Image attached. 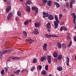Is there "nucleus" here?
<instances>
[{
  "label": "nucleus",
  "mask_w": 76,
  "mask_h": 76,
  "mask_svg": "<svg viewBox=\"0 0 76 76\" xmlns=\"http://www.w3.org/2000/svg\"><path fill=\"white\" fill-rule=\"evenodd\" d=\"M1 74L2 76H3L4 75V69H2L1 72Z\"/></svg>",
  "instance_id": "nucleus-30"
},
{
  "label": "nucleus",
  "mask_w": 76,
  "mask_h": 76,
  "mask_svg": "<svg viewBox=\"0 0 76 76\" xmlns=\"http://www.w3.org/2000/svg\"><path fill=\"white\" fill-rule=\"evenodd\" d=\"M29 22H31V20H29Z\"/></svg>",
  "instance_id": "nucleus-60"
},
{
  "label": "nucleus",
  "mask_w": 76,
  "mask_h": 76,
  "mask_svg": "<svg viewBox=\"0 0 76 76\" xmlns=\"http://www.w3.org/2000/svg\"><path fill=\"white\" fill-rule=\"evenodd\" d=\"M41 61H44V60H45L44 58V57H42L41 58Z\"/></svg>",
  "instance_id": "nucleus-42"
},
{
  "label": "nucleus",
  "mask_w": 76,
  "mask_h": 76,
  "mask_svg": "<svg viewBox=\"0 0 76 76\" xmlns=\"http://www.w3.org/2000/svg\"><path fill=\"white\" fill-rule=\"evenodd\" d=\"M26 2L27 4H28L29 5L31 4V3H32L31 0H27V1Z\"/></svg>",
  "instance_id": "nucleus-25"
},
{
  "label": "nucleus",
  "mask_w": 76,
  "mask_h": 76,
  "mask_svg": "<svg viewBox=\"0 0 76 76\" xmlns=\"http://www.w3.org/2000/svg\"><path fill=\"white\" fill-rule=\"evenodd\" d=\"M57 46L58 48H60V49L61 48V43L60 42H58L57 44Z\"/></svg>",
  "instance_id": "nucleus-18"
},
{
  "label": "nucleus",
  "mask_w": 76,
  "mask_h": 76,
  "mask_svg": "<svg viewBox=\"0 0 76 76\" xmlns=\"http://www.w3.org/2000/svg\"><path fill=\"white\" fill-rule=\"evenodd\" d=\"M63 28L64 30V31H67V28L66 27H63Z\"/></svg>",
  "instance_id": "nucleus-47"
},
{
  "label": "nucleus",
  "mask_w": 76,
  "mask_h": 76,
  "mask_svg": "<svg viewBox=\"0 0 76 76\" xmlns=\"http://www.w3.org/2000/svg\"><path fill=\"white\" fill-rule=\"evenodd\" d=\"M74 40V41H76V36H74L73 37Z\"/></svg>",
  "instance_id": "nucleus-48"
},
{
  "label": "nucleus",
  "mask_w": 76,
  "mask_h": 76,
  "mask_svg": "<svg viewBox=\"0 0 76 76\" xmlns=\"http://www.w3.org/2000/svg\"><path fill=\"white\" fill-rule=\"evenodd\" d=\"M54 28L56 29L58 28V23L56 22V21H55L54 22Z\"/></svg>",
  "instance_id": "nucleus-10"
},
{
  "label": "nucleus",
  "mask_w": 76,
  "mask_h": 76,
  "mask_svg": "<svg viewBox=\"0 0 76 76\" xmlns=\"http://www.w3.org/2000/svg\"><path fill=\"white\" fill-rule=\"evenodd\" d=\"M6 51H7V50H4L1 51L0 52V53L1 54H4L5 53H6Z\"/></svg>",
  "instance_id": "nucleus-22"
},
{
  "label": "nucleus",
  "mask_w": 76,
  "mask_h": 76,
  "mask_svg": "<svg viewBox=\"0 0 76 76\" xmlns=\"http://www.w3.org/2000/svg\"><path fill=\"white\" fill-rule=\"evenodd\" d=\"M34 69H35V67L33 66L31 68L30 70L31 72H34Z\"/></svg>",
  "instance_id": "nucleus-34"
},
{
  "label": "nucleus",
  "mask_w": 76,
  "mask_h": 76,
  "mask_svg": "<svg viewBox=\"0 0 76 76\" xmlns=\"http://www.w3.org/2000/svg\"><path fill=\"white\" fill-rule=\"evenodd\" d=\"M62 16H63V15L62 14H60L59 16V19H61V18H62Z\"/></svg>",
  "instance_id": "nucleus-38"
},
{
  "label": "nucleus",
  "mask_w": 76,
  "mask_h": 76,
  "mask_svg": "<svg viewBox=\"0 0 76 76\" xmlns=\"http://www.w3.org/2000/svg\"><path fill=\"white\" fill-rule=\"evenodd\" d=\"M47 44L46 43H45L43 46V49L45 51L47 50Z\"/></svg>",
  "instance_id": "nucleus-9"
},
{
  "label": "nucleus",
  "mask_w": 76,
  "mask_h": 76,
  "mask_svg": "<svg viewBox=\"0 0 76 76\" xmlns=\"http://www.w3.org/2000/svg\"><path fill=\"white\" fill-rule=\"evenodd\" d=\"M72 4L71 3H70V8H72L73 7V4Z\"/></svg>",
  "instance_id": "nucleus-46"
},
{
  "label": "nucleus",
  "mask_w": 76,
  "mask_h": 76,
  "mask_svg": "<svg viewBox=\"0 0 76 76\" xmlns=\"http://www.w3.org/2000/svg\"><path fill=\"white\" fill-rule=\"evenodd\" d=\"M66 7H69V4L68 2L66 3Z\"/></svg>",
  "instance_id": "nucleus-39"
},
{
  "label": "nucleus",
  "mask_w": 76,
  "mask_h": 76,
  "mask_svg": "<svg viewBox=\"0 0 76 76\" xmlns=\"http://www.w3.org/2000/svg\"><path fill=\"white\" fill-rule=\"evenodd\" d=\"M20 1H23V0H20Z\"/></svg>",
  "instance_id": "nucleus-61"
},
{
  "label": "nucleus",
  "mask_w": 76,
  "mask_h": 76,
  "mask_svg": "<svg viewBox=\"0 0 76 76\" xmlns=\"http://www.w3.org/2000/svg\"><path fill=\"white\" fill-rule=\"evenodd\" d=\"M63 29V27H61L60 29V31H62Z\"/></svg>",
  "instance_id": "nucleus-53"
},
{
  "label": "nucleus",
  "mask_w": 76,
  "mask_h": 76,
  "mask_svg": "<svg viewBox=\"0 0 76 76\" xmlns=\"http://www.w3.org/2000/svg\"><path fill=\"white\" fill-rule=\"evenodd\" d=\"M49 76H52V75H51V74H49L48 75Z\"/></svg>",
  "instance_id": "nucleus-59"
},
{
  "label": "nucleus",
  "mask_w": 76,
  "mask_h": 76,
  "mask_svg": "<svg viewBox=\"0 0 76 76\" xmlns=\"http://www.w3.org/2000/svg\"><path fill=\"white\" fill-rule=\"evenodd\" d=\"M72 41H71L70 43L68 45V47H70V46H71V45H72Z\"/></svg>",
  "instance_id": "nucleus-45"
},
{
  "label": "nucleus",
  "mask_w": 76,
  "mask_h": 76,
  "mask_svg": "<svg viewBox=\"0 0 76 76\" xmlns=\"http://www.w3.org/2000/svg\"><path fill=\"white\" fill-rule=\"evenodd\" d=\"M23 35L24 37H27V34L26 32L25 31H23Z\"/></svg>",
  "instance_id": "nucleus-29"
},
{
  "label": "nucleus",
  "mask_w": 76,
  "mask_h": 76,
  "mask_svg": "<svg viewBox=\"0 0 76 76\" xmlns=\"http://www.w3.org/2000/svg\"><path fill=\"white\" fill-rule=\"evenodd\" d=\"M26 41L28 42L30 44H32V42H34V40H32L31 39H27L26 40Z\"/></svg>",
  "instance_id": "nucleus-11"
},
{
  "label": "nucleus",
  "mask_w": 76,
  "mask_h": 76,
  "mask_svg": "<svg viewBox=\"0 0 76 76\" xmlns=\"http://www.w3.org/2000/svg\"><path fill=\"white\" fill-rule=\"evenodd\" d=\"M31 9L33 10H34L37 13L38 12V9L37 7H33Z\"/></svg>",
  "instance_id": "nucleus-6"
},
{
  "label": "nucleus",
  "mask_w": 76,
  "mask_h": 76,
  "mask_svg": "<svg viewBox=\"0 0 76 76\" xmlns=\"http://www.w3.org/2000/svg\"><path fill=\"white\" fill-rule=\"evenodd\" d=\"M45 36L47 38H51V37H57V36L54 35H48V34H45Z\"/></svg>",
  "instance_id": "nucleus-3"
},
{
  "label": "nucleus",
  "mask_w": 76,
  "mask_h": 76,
  "mask_svg": "<svg viewBox=\"0 0 76 76\" xmlns=\"http://www.w3.org/2000/svg\"><path fill=\"white\" fill-rule=\"evenodd\" d=\"M43 18H45L46 17H48V12H44L43 13Z\"/></svg>",
  "instance_id": "nucleus-7"
},
{
  "label": "nucleus",
  "mask_w": 76,
  "mask_h": 76,
  "mask_svg": "<svg viewBox=\"0 0 76 76\" xmlns=\"http://www.w3.org/2000/svg\"><path fill=\"white\" fill-rule=\"evenodd\" d=\"M45 69L46 71H47V70H48V65H46L45 66Z\"/></svg>",
  "instance_id": "nucleus-27"
},
{
  "label": "nucleus",
  "mask_w": 76,
  "mask_h": 76,
  "mask_svg": "<svg viewBox=\"0 0 76 76\" xmlns=\"http://www.w3.org/2000/svg\"><path fill=\"white\" fill-rule=\"evenodd\" d=\"M57 59L58 60H61L62 59V56L61 55H59L57 57Z\"/></svg>",
  "instance_id": "nucleus-20"
},
{
  "label": "nucleus",
  "mask_w": 76,
  "mask_h": 76,
  "mask_svg": "<svg viewBox=\"0 0 76 76\" xmlns=\"http://www.w3.org/2000/svg\"><path fill=\"white\" fill-rule=\"evenodd\" d=\"M55 4L56 5V6L57 8H58L59 7H60V4H59L57 2H55Z\"/></svg>",
  "instance_id": "nucleus-23"
},
{
  "label": "nucleus",
  "mask_w": 76,
  "mask_h": 76,
  "mask_svg": "<svg viewBox=\"0 0 76 76\" xmlns=\"http://www.w3.org/2000/svg\"><path fill=\"white\" fill-rule=\"evenodd\" d=\"M10 61V59L8 60L7 61V62H8V61Z\"/></svg>",
  "instance_id": "nucleus-58"
},
{
  "label": "nucleus",
  "mask_w": 76,
  "mask_h": 76,
  "mask_svg": "<svg viewBox=\"0 0 76 76\" xmlns=\"http://www.w3.org/2000/svg\"><path fill=\"white\" fill-rule=\"evenodd\" d=\"M75 2V0H72L71 1H70V3H71L72 4H73Z\"/></svg>",
  "instance_id": "nucleus-41"
},
{
  "label": "nucleus",
  "mask_w": 76,
  "mask_h": 76,
  "mask_svg": "<svg viewBox=\"0 0 76 76\" xmlns=\"http://www.w3.org/2000/svg\"><path fill=\"white\" fill-rule=\"evenodd\" d=\"M47 72L45 70L42 71V75H44V74H46Z\"/></svg>",
  "instance_id": "nucleus-35"
},
{
  "label": "nucleus",
  "mask_w": 76,
  "mask_h": 76,
  "mask_svg": "<svg viewBox=\"0 0 76 76\" xmlns=\"http://www.w3.org/2000/svg\"><path fill=\"white\" fill-rule=\"evenodd\" d=\"M41 24L39 22H36L34 23V26L36 28H39Z\"/></svg>",
  "instance_id": "nucleus-8"
},
{
  "label": "nucleus",
  "mask_w": 76,
  "mask_h": 76,
  "mask_svg": "<svg viewBox=\"0 0 76 76\" xmlns=\"http://www.w3.org/2000/svg\"><path fill=\"white\" fill-rule=\"evenodd\" d=\"M24 24L25 25H27L29 23V21L28 20H26L25 22H24Z\"/></svg>",
  "instance_id": "nucleus-31"
},
{
  "label": "nucleus",
  "mask_w": 76,
  "mask_h": 76,
  "mask_svg": "<svg viewBox=\"0 0 76 76\" xmlns=\"http://www.w3.org/2000/svg\"><path fill=\"white\" fill-rule=\"evenodd\" d=\"M3 57V56H2V55H0V58H1Z\"/></svg>",
  "instance_id": "nucleus-56"
},
{
  "label": "nucleus",
  "mask_w": 76,
  "mask_h": 76,
  "mask_svg": "<svg viewBox=\"0 0 76 76\" xmlns=\"http://www.w3.org/2000/svg\"><path fill=\"white\" fill-rule=\"evenodd\" d=\"M12 12L10 13L7 16V20H10V19L12 18Z\"/></svg>",
  "instance_id": "nucleus-5"
},
{
  "label": "nucleus",
  "mask_w": 76,
  "mask_h": 76,
  "mask_svg": "<svg viewBox=\"0 0 76 76\" xmlns=\"http://www.w3.org/2000/svg\"><path fill=\"white\" fill-rule=\"evenodd\" d=\"M10 10H11V6H7L6 9V13H8Z\"/></svg>",
  "instance_id": "nucleus-4"
},
{
  "label": "nucleus",
  "mask_w": 76,
  "mask_h": 76,
  "mask_svg": "<svg viewBox=\"0 0 76 76\" xmlns=\"http://www.w3.org/2000/svg\"><path fill=\"white\" fill-rule=\"evenodd\" d=\"M37 62V59L36 58H34L33 61V62L34 63H36Z\"/></svg>",
  "instance_id": "nucleus-26"
},
{
  "label": "nucleus",
  "mask_w": 76,
  "mask_h": 76,
  "mask_svg": "<svg viewBox=\"0 0 76 76\" xmlns=\"http://www.w3.org/2000/svg\"><path fill=\"white\" fill-rule=\"evenodd\" d=\"M7 1V0H4V2H6Z\"/></svg>",
  "instance_id": "nucleus-57"
},
{
  "label": "nucleus",
  "mask_w": 76,
  "mask_h": 76,
  "mask_svg": "<svg viewBox=\"0 0 76 76\" xmlns=\"http://www.w3.org/2000/svg\"><path fill=\"white\" fill-rule=\"evenodd\" d=\"M55 19L56 20V21L57 22V23H60V22L58 19V17H57V15H55Z\"/></svg>",
  "instance_id": "nucleus-14"
},
{
  "label": "nucleus",
  "mask_w": 76,
  "mask_h": 76,
  "mask_svg": "<svg viewBox=\"0 0 76 76\" xmlns=\"http://www.w3.org/2000/svg\"><path fill=\"white\" fill-rule=\"evenodd\" d=\"M26 9L27 10V12H29L31 11V8H30V7L28 6H26Z\"/></svg>",
  "instance_id": "nucleus-19"
},
{
  "label": "nucleus",
  "mask_w": 76,
  "mask_h": 76,
  "mask_svg": "<svg viewBox=\"0 0 76 76\" xmlns=\"http://www.w3.org/2000/svg\"><path fill=\"white\" fill-rule=\"evenodd\" d=\"M51 3H52L51 1L49 0L48 1L47 4L49 6H51Z\"/></svg>",
  "instance_id": "nucleus-21"
},
{
  "label": "nucleus",
  "mask_w": 76,
  "mask_h": 76,
  "mask_svg": "<svg viewBox=\"0 0 76 76\" xmlns=\"http://www.w3.org/2000/svg\"><path fill=\"white\" fill-rule=\"evenodd\" d=\"M56 1H58V0H56Z\"/></svg>",
  "instance_id": "nucleus-62"
},
{
  "label": "nucleus",
  "mask_w": 76,
  "mask_h": 76,
  "mask_svg": "<svg viewBox=\"0 0 76 76\" xmlns=\"http://www.w3.org/2000/svg\"><path fill=\"white\" fill-rule=\"evenodd\" d=\"M45 60H46L47 59L48 63L50 64L51 63V56H43Z\"/></svg>",
  "instance_id": "nucleus-1"
},
{
  "label": "nucleus",
  "mask_w": 76,
  "mask_h": 76,
  "mask_svg": "<svg viewBox=\"0 0 76 76\" xmlns=\"http://www.w3.org/2000/svg\"><path fill=\"white\" fill-rule=\"evenodd\" d=\"M72 15L73 16V22L74 24L75 25L74 28L75 29H76V15L75 13L72 14Z\"/></svg>",
  "instance_id": "nucleus-2"
},
{
  "label": "nucleus",
  "mask_w": 76,
  "mask_h": 76,
  "mask_svg": "<svg viewBox=\"0 0 76 76\" xmlns=\"http://www.w3.org/2000/svg\"><path fill=\"white\" fill-rule=\"evenodd\" d=\"M17 15L18 16H21V12L19 11H18L17 12Z\"/></svg>",
  "instance_id": "nucleus-28"
},
{
  "label": "nucleus",
  "mask_w": 76,
  "mask_h": 76,
  "mask_svg": "<svg viewBox=\"0 0 76 76\" xmlns=\"http://www.w3.org/2000/svg\"><path fill=\"white\" fill-rule=\"evenodd\" d=\"M34 33L35 35H38V34H39V31H38V30L36 29L34 31Z\"/></svg>",
  "instance_id": "nucleus-12"
},
{
  "label": "nucleus",
  "mask_w": 76,
  "mask_h": 76,
  "mask_svg": "<svg viewBox=\"0 0 76 76\" xmlns=\"http://www.w3.org/2000/svg\"><path fill=\"white\" fill-rule=\"evenodd\" d=\"M37 69L38 70H41L42 69V66L41 65H39L37 66Z\"/></svg>",
  "instance_id": "nucleus-24"
},
{
  "label": "nucleus",
  "mask_w": 76,
  "mask_h": 76,
  "mask_svg": "<svg viewBox=\"0 0 76 76\" xmlns=\"http://www.w3.org/2000/svg\"><path fill=\"white\" fill-rule=\"evenodd\" d=\"M66 39L67 40H69L70 39V36L68 35L66 37Z\"/></svg>",
  "instance_id": "nucleus-40"
},
{
  "label": "nucleus",
  "mask_w": 76,
  "mask_h": 76,
  "mask_svg": "<svg viewBox=\"0 0 76 76\" xmlns=\"http://www.w3.org/2000/svg\"><path fill=\"white\" fill-rule=\"evenodd\" d=\"M12 59L13 60H18L19 59V57H14L12 58Z\"/></svg>",
  "instance_id": "nucleus-37"
},
{
  "label": "nucleus",
  "mask_w": 76,
  "mask_h": 76,
  "mask_svg": "<svg viewBox=\"0 0 76 76\" xmlns=\"http://www.w3.org/2000/svg\"><path fill=\"white\" fill-rule=\"evenodd\" d=\"M48 32L49 33H50V29H48Z\"/></svg>",
  "instance_id": "nucleus-55"
},
{
  "label": "nucleus",
  "mask_w": 76,
  "mask_h": 76,
  "mask_svg": "<svg viewBox=\"0 0 76 76\" xmlns=\"http://www.w3.org/2000/svg\"><path fill=\"white\" fill-rule=\"evenodd\" d=\"M66 61H69V58L68 56H67L66 57Z\"/></svg>",
  "instance_id": "nucleus-43"
},
{
  "label": "nucleus",
  "mask_w": 76,
  "mask_h": 76,
  "mask_svg": "<svg viewBox=\"0 0 76 76\" xmlns=\"http://www.w3.org/2000/svg\"><path fill=\"white\" fill-rule=\"evenodd\" d=\"M62 47L63 48H66V44L65 43L62 44Z\"/></svg>",
  "instance_id": "nucleus-33"
},
{
  "label": "nucleus",
  "mask_w": 76,
  "mask_h": 76,
  "mask_svg": "<svg viewBox=\"0 0 76 76\" xmlns=\"http://www.w3.org/2000/svg\"><path fill=\"white\" fill-rule=\"evenodd\" d=\"M53 56L54 57L56 58L58 56V53L56 52H54L53 53Z\"/></svg>",
  "instance_id": "nucleus-16"
},
{
  "label": "nucleus",
  "mask_w": 76,
  "mask_h": 76,
  "mask_svg": "<svg viewBox=\"0 0 76 76\" xmlns=\"http://www.w3.org/2000/svg\"><path fill=\"white\" fill-rule=\"evenodd\" d=\"M48 19L50 20H53L54 19V17L53 16L51 15H50L48 17Z\"/></svg>",
  "instance_id": "nucleus-13"
},
{
  "label": "nucleus",
  "mask_w": 76,
  "mask_h": 76,
  "mask_svg": "<svg viewBox=\"0 0 76 76\" xmlns=\"http://www.w3.org/2000/svg\"><path fill=\"white\" fill-rule=\"evenodd\" d=\"M5 51H7L6 52V53H8V54H9V53H10V52H11V51H10V50H5Z\"/></svg>",
  "instance_id": "nucleus-49"
},
{
  "label": "nucleus",
  "mask_w": 76,
  "mask_h": 76,
  "mask_svg": "<svg viewBox=\"0 0 76 76\" xmlns=\"http://www.w3.org/2000/svg\"><path fill=\"white\" fill-rule=\"evenodd\" d=\"M20 72V70L19 69V70H18L16 71H13V73H15V74H16V75H18Z\"/></svg>",
  "instance_id": "nucleus-15"
},
{
  "label": "nucleus",
  "mask_w": 76,
  "mask_h": 76,
  "mask_svg": "<svg viewBox=\"0 0 76 76\" xmlns=\"http://www.w3.org/2000/svg\"><path fill=\"white\" fill-rule=\"evenodd\" d=\"M4 69H5V72H7V70H8V69H7V68L6 67H5L4 68Z\"/></svg>",
  "instance_id": "nucleus-44"
},
{
  "label": "nucleus",
  "mask_w": 76,
  "mask_h": 76,
  "mask_svg": "<svg viewBox=\"0 0 76 76\" xmlns=\"http://www.w3.org/2000/svg\"><path fill=\"white\" fill-rule=\"evenodd\" d=\"M67 66H69V61H66Z\"/></svg>",
  "instance_id": "nucleus-51"
},
{
  "label": "nucleus",
  "mask_w": 76,
  "mask_h": 76,
  "mask_svg": "<svg viewBox=\"0 0 76 76\" xmlns=\"http://www.w3.org/2000/svg\"><path fill=\"white\" fill-rule=\"evenodd\" d=\"M47 0H42L43 2L44 3H46L47 2Z\"/></svg>",
  "instance_id": "nucleus-50"
},
{
  "label": "nucleus",
  "mask_w": 76,
  "mask_h": 76,
  "mask_svg": "<svg viewBox=\"0 0 76 76\" xmlns=\"http://www.w3.org/2000/svg\"><path fill=\"white\" fill-rule=\"evenodd\" d=\"M65 1H67V0H65Z\"/></svg>",
  "instance_id": "nucleus-64"
},
{
  "label": "nucleus",
  "mask_w": 76,
  "mask_h": 76,
  "mask_svg": "<svg viewBox=\"0 0 76 76\" xmlns=\"http://www.w3.org/2000/svg\"><path fill=\"white\" fill-rule=\"evenodd\" d=\"M47 27L49 29H50V28H51V26H50V23H48L47 24Z\"/></svg>",
  "instance_id": "nucleus-32"
},
{
  "label": "nucleus",
  "mask_w": 76,
  "mask_h": 76,
  "mask_svg": "<svg viewBox=\"0 0 76 76\" xmlns=\"http://www.w3.org/2000/svg\"><path fill=\"white\" fill-rule=\"evenodd\" d=\"M57 70L59 71H62L63 70V67L61 66H58L57 68Z\"/></svg>",
  "instance_id": "nucleus-17"
},
{
  "label": "nucleus",
  "mask_w": 76,
  "mask_h": 76,
  "mask_svg": "<svg viewBox=\"0 0 76 76\" xmlns=\"http://www.w3.org/2000/svg\"><path fill=\"white\" fill-rule=\"evenodd\" d=\"M15 20L16 22H18L19 20V17L17 16L15 18Z\"/></svg>",
  "instance_id": "nucleus-36"
},
{
  "label": "nucleus",
  "mask_w": 76,
  "mask_h": 76,
  "mask_svg": "<svg viewBox=\"0 0 76 76\" xmlns=\"http://www.w3.org/2000/svg\"><path fill=\"white\" fill-rule=\"evenodd\" d=\"M37 13H36V15H37Z\"/></svg>",
  "instance_id": "nucleus-63"
},
{
  "label": "nucleus",
  "mask_w": 76,
  "mask_h": 76,
  "mask_svg": "<svg viewBox=\"0 0 76 76\" xmlns=\"http://www.w3.org/2000/svg\"><path fill=\"white\" fill-rule=\"evenodd\" d=\"M64 23L63 22H62L61 23H60V25H64Z\"/></svg>",
  "instance_id": "nucleus-54"
},
{
  "label": "nucleus",
  "mask_w": 76,
  "mask_h": 76,
  "mask_svg": "<svg viewBox=\"0 0 76 76\" xmlns=\"http://www.w3.org/2000/svg\"><path fill=\"white\" fill-rule=\"evenodd\" d=\"M54 61L55 63L57 62V59L56 58H55L54 59Z\"/></svg>",
  "instance_id": "nucleus-52"
}]
</instances>
